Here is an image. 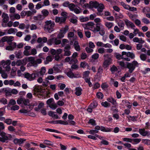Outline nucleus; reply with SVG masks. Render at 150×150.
I'll list each match as a JSON object with an SVG mask.
<instances>
[{"mask_svg":"<svg viewBox=\"0 0 150 150\" xmlns=\"http://www.w3.org/2000/svg\"><path fill=\"white\" fill-rule=\"evenodd\" d=\"M86 6L88 7L89 8L91 9L93 8H97L98 11L97 14L98 16H102L103 13H102L104 8V6L102 4H99L96 1H91L89 4L87 3L85 4Z\"/></svg>","mask_w":150,"mask_h":150,"instance_id":"f257e3e1","label":"nucleus"},{"mask_svg":"<svg viewBox=\"0 0 150 150\" xmlns=\"http://www.w3.org/2000/svg\"><path fill=\"white\" fill-rule=\"evenodd\" d=\"M55 25V24L54 21L51 20L47 21L45 22L43 29L46 32L50 33L54 30Z\"/></svg>","mask_w":150,"mask_h":150,"instance_id":"f03ea898","label":"nucleus"},{"mask_svg":"<svg viewBox=\"0 0 150 150\" xmlns=\"http://www.w3.org/2000/svg\"><path fill=\"white\" fill-rule=\"evenodd\" d=\"M28 62L30 63L28 64L30 66H33L35 67H37L38 64L42 62V60L41 59L38 58L35 59L34 57H27Z\"/></svg>","mask_w":150,"mask_h":150,"instance_id":"7ed1b4c3","label":"nucleus"},{"mask_svg":"<svg viewBox=\"0 0 150 150\" xmlns=\"http://www.w3.org/2000/svg\"><path fill=\"white\" fill-rule=\"evenodd\" d=\"M126 68L129 69V72L132 73L136 67L139 66V64L136 61H133L132 63L126 62Z\"/></svg>","mask_w":150,"mask_h":150,"instance_id":"20e7f679","label":"nucleus"},{"mask_svg":"<svg viewBox=\"0 0 150 150\" xmlns=\"http://www.w3.org/2000/svg\"><path fill=\"white\" fill-rule=\"evenodd\" d=\"M92 30L94 33L99 31V34L101 36L103 35L105 33V28L101 23H99V25H97L96 28H94Z\"/></svg>","mask_w":150,"mask_h":150,"instance_id":"39448f33","label":"nucleus"},{"mask_svg":"<svg viewBox=\"0 0 150 150\" xmlns=\"http://www.w3.org/2000/svg\"><path fill=\"white\" fill-rule=\"evenodd\" d=\"M103 57L104 59L103 66V67L106 68L108 67L111 64L112 60L108 54H105L103 55Z\"/></svg>","mask_w":150,"mask_h":150,"instance_id":"423d86ee","label":"nucleus"},{"mask_svg":"<svg viewBox=\"0 0 150 150\" xmlns=\"http://www.w3.org/2000/svg\"><path fill=\"white\" fill-rule=\"evenodd\" d=\"M25 78L30 81L34 80L37 76H38V73H33L30 74L28 72H25L24 74Z\"/></svg>","mask_w":150,"mask_h":150,"instance_id":"0eeeda50","label":"nucleus"},{"mask_svg":"<svg viewBox=\"0 0 150 150\" xmlns=\"http://www.w3.org/2000/svg\"><path fill=\"white\" fill-rule=\"evenodd\" d=\"M0 141L3 142H5L6 141L11 138V135L5 133L4 132H0Z\"/></svg>","mask_w":150,"mask_h":150,"instance_id":"6e6552de","label":"nucleus"},{"mask_svg":"<svg viewBox=\"0 0 150 150\" xmlns=\"http://www.w3.org/2000/svg\"><path fill=\"white\" fill-rule=\"evenodd\" d=\"M68 29L69 28L67 26H66L62 28L60 30L59 33L57 35V38H63L64 37V35Z\"/></svg>","mask_w":150,"mask_h":150,"instance_id":"1a4fd4ad","label":"nucleus"},{"mask_svg":"<svg viewBox=\"0 0 150 150\" xmlns=\"http://www.w3.org/2000/svg\"><path fill=\"white\" fill-rule=\"evenodd\" d=\"M94 23L92 22H90L86 24H83L82 25L83 27L85 29H89L92 31V29L95 28L94 26Z\"/></svg>","mask_w":150,"mask_h":150,"instance_id":"9d476101","label":"nucleus"},{"mask_svg":"<svg viewBox=\"0 0 150 150\" xmlns=\"http://www.w3.org/2000/svg\"><path fill=\"white\" fill-rule=\"evenodd\" d=\"M69 8L70 11H74L76 14H79L81 12L80 10L76 8V6L73 4H70Z\"/></svg>","mask_w":150,"mask_h":150,"instance_id":"9b49d317","label":"nucleus"},{"mask_svg":"<svg viewBox=\"0 0 150 150\" xmlns=\"http://www.w3.org/2000/svg\"><path fill=\"white\" fill-rule=\"evenodd\" d=\"M123 20L126 25L128 28L134 29V28H135L136 26L134 23L128 19L125 18Z\"/></svg>","mask_w":150,"mask_h":150,"instance_id":"f8f14e48","label":"nucleus"},{"mask_svg":"<svg viewBox=\"0 0 150 150\" xmlns=\"http://www.w3.org/2000/svg\"><path fill=\"white\" fill-rule=\"evenodd\" d=\"M139 133L143 136L149 137L150 136V131L146 130L144 128L139 129Z\"/></svg>","mask_w":150,"mask_h":150,"instance_id":"ddd939ff","label":"nucleus"},{"mask_svg":"<svg viewBox=\"0 0 150 150\" xmlns=\"http://www.w3.org/2000/svg\"><path fill=\"white\" fill-rule=\"evenodd\" d=\"M70 49L71 46L69 45H67L65 46L64 50V56H68L71 55V52L70 51Z\"/></svg>","mask_w":150,"mask_h":150,"instance_id":"4468645a","label":"nucleus"},{"mask_svg":"<svg viewBox=\"0 0 150 150\" xmlns=\"http://www.w3.org/2000/svg\"><path fill=\"white\" fill-rule=\"evenodd\" d=\"M26 139H17L15 138L13 140V142L16 144H18L20 145L23 144L24 141H25Z\"/></svg>","mask_w":150,"mask_h":150,"instance_id":"2eb2a0df","label":"nucleus"},{"mask_svg":"<svg viewBox=\"0 0 150 150\" xmlns=\"http://www.w3.org/2000/svg\"><path fill=\"white\" fill-rule=\"evenodd\" d=\"M107 100L109 102L111 103L114 106L116 107L117 105L116 100L112 97H110L107 98Z\"/></svg>","mask_w":150,"mask_h":150,"instance_id":"dca6fc26","label":"nucleus"},{"mask_svg":"<svg viewBox=\"0 0 150 150\" xmlns=\"http://www.w3.org/2000/svg\"><path fill=\"white\" fill-rule=\"evenodd\" d=\"M62 64H56L54 65L53 67L54 70V73H57L61 71L60 69L62 66Z\"/></svg>","mask_w":150,"mask_h":150,"instance_id":"f3484780","label":"nucleus"},{"mask_svg":"<svg viewBox=\"0 0 150 150\" xmlns=\"http://www.w3.org/2000/svg\"><path fill=\"white\" fill-rule=\"evenodd\" d=\"M2 22L4 23H7L9 20L8 15L5 13H3L2 15Z\"/></svg>","mask_w":150,"mask_h":150,"instance_id":"a211bd4d","label":"nucleus"},{"mask_svg":"<svg viewBox=\"0 0 150 150\" xmlns=\"http://www.w3.org/2000/svg\"><path fill=\"white\" fill-rule=\"evenodd\" d=\"M66 20L65 17H57L55 18V22L61 23H64Z\"/></svg>","mask_w":150,"mask_h":150,"instance_id":"6ab92c4d","label":"nucleus"},{"mask_svg":"<svg viewBox=\"0 0 150 150\" xmlns=\"http://www.w3.org/2000/svg\"><path fill=\"white\" fill-rule=\"evenodd\" d=\"M4 31H7V33L9 34H15L18 30L16 28H10L8 30H5Z\"/></svg>","mask_w":150,"mask_h":150,"instance_id":"aec40b11","label":"nucleus"},{"mask_svg":"<svg viewBox=\"0 0 150 150\" xmlns=\"http://www.w3.org/2000/svg\"><path fill=\"white\" fill-rule=\"evenodd\" d=\"M75 94L77 96L81 95L82 94V89L81 87H77L75 89Z\"/></svg>","mask_w":150,"mask_h":150,"instance_id":"412c9836","label":"nucleus"},{"mask_svg":"<svg viewBox=\"0 0 150 150\" xmlns=\"http://www.w3.org/2000/svg\"><path fill=\"white\" fill-rule=\"evenodd\" d=\"M133 41L135 42H138L140 44H143L145 42L144 41L142 40V38H138L137 37H135L133 39Z\"/></svg>","mask_w":150,"mask_h":150,"instance_id":"4be33fe9","label":"nucleus"},{"mask_svg":"<svg viewBox=\"0 0 150 150\" xmlns=\"http://www.w3.org/2000/svg\"><path fill=\"white\" fill-rule=\"evenodd\" d=\"M10 18L12 19H19L20 18V16L18 14H11L9 15Z\"/></svg>","mask_w":150,"mask_h":150,"instance_id":"5701e85b","label":"nucleus"},{"mask_svg":"<svg viewBox=\"0 0 150 150\" xmlns=\"http://www.w3.org/2000/svg\"><path fill=\"white\" fill-rule=\"evenodd\" d=\"M1 63L4 68L6 66H7L8 65H10L11 64V61L9 59H8L6 61L3 60L1 62Z\"/></svg>","mask_w":150,"mask_h":150,"instance_id":"b1692460","label":"nucleus"},{"mask_svg":"<svg viewBox=\"0 0 150 150\" xmlns=\"http://www.w3.org/2000/svg\"><path fill=\"white\" fill-rule=\"evenodd\" d=\"M55 112H53L52 111H50L48 113V115L54 118L55 119H59L60 118L58 116L57 114H55Z\"/></svg>","mask_w":150,"mask_h":150,"instance_id":"393cba45","label":"nucleus"},{"mask_svg":"<svg viewBox=\"0 0 150 150\" xmlns=\"http://www.w3.org/2000/svg\"><path fill=\"white\" fill-rule=\"evenodd\" d=\"M44 18L41 15H39L37 16H34L33 18L36 21H40L42 20Z\"/></svg>","mask_w":150,"mask_h":150,"instance_id":"a878e982","label":"nucleus"},{"mask_svg":"<svg viewBox=\"0 0 150 150\" xmlns=\"http://www.w3.org/2000/svg\"><path fill=\"white\" fill-rule=\"evenodd\" d=\"M104 24L105 26L108 29L111 28L114 25L113 23L109 22H105Z\"/></svg>","mask_w":150,"mask_h":150,"instance_id":"bb28decb","label":"nucleus"},{"mask_svg":"<svg viewBox=\"0 0 150 150\" xmlns=\"http://www.w3.org/2000/svg\"><path fill=\"white\" fill-rule=\"evenodd\" d=\"M74 48L76 51H80L81 50L80 46L78 41H75L74 43Z\"/></svg>","mask_w":150,"mask_h":150,"instance_id":"cd10ccee","label":"nucleus"},{"mask_svg":"<svg viewBox=\"0 0 150 150\" xmlns=\"http://www.w3.org/2000/svg\"><path fill=\"white\" fill-rule=\"evenodd\" d=\"M15 54L16 57L17 58L20 59L23 57L22 53L20 51H16L15 53Z\"/></svg>","mask_w":150,"mask_h":150,"instance_id":"c85d7f7f","label":"nucleus"},{"mask_svg":"<svg viewBox=\"0 0 150 150\" xmlns=\"http://www.w3.org/2000/svg\"><path fill=\"white\" fill-rule=\"evenodd\" d=\"M22 104H23L25 105H27L29 108H30V105L29 104V100L23 98Z\"/></svg>","mask_w":150,"mask_h":150,"instance_id":"c756f323","label":"nucleus"},{"mask_svg":"<svg viewBox=\"0 0 150 150\" xmlns=\"http://www.w3.org/2000/svg\"><path fill=\"white\" fill-rule=\"evenodd\" d=\"M53 59L52 57L51 56H47L46 58V60L44 62L45 64H47L50 62H51Z\"/></svg>","mask_w":150,"mask_h":150,"instance_id":"7c9ffc66","label":"nucleus"},{"mask_svg":"<svg viewBox=\"0 0 150 150\" xmlns=\"http://www.w3.org/2000/svg\"><path fill=\"white\" fill-rule=\"evenodd\" d=\"M30 110L29 108H27V109H23L19 110L20 112L25 114H28Z\"/></svg>","mask_w":150,"mask_h":150,"instance_id":"2f4dec72","label":"nucleus"},{"mask_svg":"<svg viewBox=\"0 0 150 150\" xmlns=\"http://www.w3.org/2000/svg\"><path fill=\"white\" fill-rule=\"evenodd\" d=\"M100 130L102 131L106 132H110L111 131V129L110 128H105L103 126L100 127Z\"/></svg>","mask_w":150,"mask_h":150,"instance_id":"473e14b6","label":"nucleus"},{"mask_svg":"<svg viewBox=\"0 0 150 150\" xmlns=\"http://www.w3.org/2000/svg\"><path fill=\"white\" fill-rule=\"evenodd\" d=\"M46 71V68L45 67H42L40 71L38 72V75L40 74L41 75H43L45 74Z\"/></svg>","mask_w":150,"mask_h":150,"instance_id":"72a5a7b5","label":"nucleus"},{"mask_svg":"<svg viewBox=\"0 0 150 150\" xmlns=\"http://www.w3.org/2000/svg\"><path fill=\"white\" fill-rule=\"evenodd\" d=\"M54 79V77L52 75H48L45 78V80L47 82H49V80H52Z\"/></svg>","mask_w":150,"mask_h":150,"instance_id":"f704fd0d","label":"nucleus"},{"mask_svg":"<svg viewBox=\"0 0 150 150\" xmlns=\"http://www.w3.org/2000/svg\"><path fill=\"white\" fill-rule=\"evenodd\" d=\"M90 73V72L89 71H87L83 72V78L88 77Z\"/></svg>","mask_w":150,"mask_h":150,"instance_id":"c9c22d12","label":"nucleus"},{"mask_svg":"<svg viewBox=\"0 0 150 150\" xmlns=\"http://www.w3.org/2000/svg\"><path fill=\"white\" fill-rule=\"evenodd\" d=\"M113 45L117 46L119 43V40L118 39H115L114 41H112L110 42Z\"/></svg>","mask_w":150,"mask_h":150,"instance_id":"e433bc0d","label":"nucleus"},{"mask_svg":"<svg viewBox=\"0 0 150 150\" xmlns=\"http://www.w3.org/2000/svg\"><path fill=\"white\" fill-rule=\"evenodd\" d=\"M1 103L4 105L6 104L7 103V100L4 98H0V103Z\"/></svg>","mask_w":150,"mask_h":150,"instance_id":"4c0bfd02","label":"nucleus"},{"mask_svg":"<svg viewBox=\"0 0 150 150\" xmlns=\"http://www.w3.org/2000/svg\"><path fill=\"white\" fill-rule=\"evenodd\" d=\"M94 22L96 23V26L97 25H99V23H101L102 21L99 18H95L94 20Z\"/></svg>","mask_w":150,"mask_h":150,"instance_id":"58836bf2","label":"nucleus"},{"mask_svg":"<svg viewBox=\"0 0 150 150\" xmlns=\"http://www.w3.org/2000/svg\"><path fill=\"white\" fill-rule=\"evenodd\" d=\"M117 23L120 28L122 29L124 28V26H125V24L122 21H121L120 22H118Z\"/></svg>","mask_w":150,"mask_h":150,"instance_id":"ea45409f","label":"nucleus"},{"mask_svg":"<svg viewBox=\"0 0 150 150\" xmlns=\"http://www.w3.org/2000/svg\"><path fill=\"white\" fill-rule=\"evenodd\" d=\"M78 62L77 59L75 58H72L71 59L69 64H74Z\"/></svg>","mask_w":150,"mask_h":150,"instance_id":"a19ab883","label":"nucleus"},{"mask_svg":"<svg viewBox=\"0 0 150 150\" xmlns=\"http://www.w3.org/2000/svg\"><path fill=\"white\" fill-rule=\"evenodd\" d=\"M146 54H142L140 56L141 59L143 61H145L146 60Z\"/></svg>","mask_w":150,"mask_h":150,"instance_id":"79ce46f5","label":"nucleus"},{"mask_svg":"<svg viewBox=\"0 0 150 150\" xmlns=\"http://www.w3.org/2000/svg\"><path fill=\"white\" fill-rule=\"evenodd\" d=\"M41 12L43 15L45 17L47 16L49 14L48 11L46 9L43 10Z\"/></svg>","mask_w":150,"mask_h":150,"instance_id":"37998d69","label":"nucleus"},{"mask_svg":"<svg viewBox=\"0 0 150 150\" xmlns=\"http://www.w3.org/2000/svg\"><path fill=\"white\" fill-rule=\"evenodd\" d=\"M138 16V15L137 14L131 15L129 16V17L131 19L134 21L137 19L136 18Z\"/></svg>","mask_w":150,"mask_h":150,"instance_id":"c03bdc74","label":"nucleus"},{"mask_svg":"<svg viewBox=\"0 0 150 150\" xmlns=\"http://www.w3.org/2000/svg\"><path fill=\"white\" fill-rule=\"evenodd\" d=\"M135 24L137 26L139 27L141 26V21L139 19H137L134 21Z\"/></svg>","mask_w":150,"mask_h":150,"instance_id":"a18cd8bd","label":"nucleus"},{"mask_svg":"<svg viewBox=\"0 0 150 150\" xmlns=\"http://www.w3.org/2000/svg\"><path fill=\"white\" fill-rule=\"evenodd\" d=\"M68 42V40L66 39H63L61 42V45L62 47L64 46Z\"/></svg>","mask_w":150,"mask_h":150,"instance_id":"49530a36","label":"nucleus"},{"mask_svg":"<svg viewBox=\"0 0 150 150\" xmlns=\"http://www.w3.org/2000/svg\"><path fill=\"white\" fill-rule=\"evenodd\" d=\"M76 33L78 35L80 38H83V35L82 32V31L81 30H78L77 31Z\"/></svg>","mask_w":150,"mask_h":150,"instance_id":"de8ad7c7","label":"nucleus"},{"mask_svg":"<svg viewBox=\"0 0 150 150\" xmlns=\"http://www.w3.org/2000/svg\"><path fill=\"white\" fill-rule=\"evenodd\" d=\"M49 107L52 110H55L57 107V105L56 103H53L50 105Z\"/></svg>","mask_w":150,"mask_h":150,"instance_id":"09e8293b","label":"nucleus"},{"mask_svg":"<svg viewBox=\"0 0 150 150\" xmlns=\"http://www.w3.org/2000/svg\"><path fill=\"white\" fill-rule=\"evenodd\" d=\"M54 39H55V38H53L52 39L48 40L47 41L48 44L49 45H51L54 43L55 40H54Z\"/></svg>","mask_w":150,"mask_h":150,"instance_id":"8fccbe9b","label":"nucleus"},{"mask_svg":"<svg viewBox=\"0 0 150 150\" xmlns=\"http://www.w3.org/2000/svg\"><path fill=\"white\" fill-rule=\"evenodd\" d=\"M98 104L97 102L95 101L90 104L89 105V107L93 108H95L97 106Z\"/></svg>","mask_w":150,"mask_h":150,"instance_id":"3c124183","label":"nucleus"},{"mask_svg":"<svg viewBox=\"0 0 150 150\" xmlns=\"http://www.w3.org/2000/svg\"><path fill=\"white\" fill-rule=\"evenodd\" d=\"M87 66H88V65L87 63L86 62H81L80 64V67H81L85 68Z\"/></svg>","mask_w":150,"mask_h":150,"instance_id":"603ef678","label":"nucleus"},{"mask_svg":"<svg viewBox=\"0 0 150 150\" xmlns=\"http://www.w3.org/2000/svg\"><path fill=\"white\" fill-rule=\"evenodd\" d=\"M70 21L73 23H75L77 22V17L75 16L70 18Z\"/></svg>","mask_w":150,"mask_h":150,"instance_id":"864d4df0","label":"nucleus"},{"mask_svg":"<svg viewBox=\"0 0 150 150\" xmlns=\"http://www.w3.org/2000/svg\"><path fill=\"white\" fill-rule=\"evenodd\" d=\"M110 70L112 73L113 74L117 71V69L115 66L113 65L112 67L111 68Z\"/></svg>","mask_w":150,"mask_h":150,"instance_id":"5fc2aeb1","label":"nucleus"},{"mask_svg":"<svg viewBox=\"0 0 150 150\" xmlns=\"http://www.w3.org/2000/svg\"><path fill=\"white\" fill-rule=\"evenodd\" d=\"M143 143L147 145H150V140L148 139H143L142 140Z\"/></svg>","mask_w":150,"mask_h":150,"instance_id":"6e6d98bb","label":"nucleus"},{"mask_svg":"<svg viewBox=\"0 0 150 150\" xmlns=\"http://www.w3.org/2000/svg\"><path fill=\"white\" fill-rule=\"evenodd\" d=\"M129 150H144V148L142 145H140L137 148V150L133 148H129Z\"/></svg>","mask_w":150,"mask_h":150,"instance_id":"4d7b16f0","label":"nucleus"},{"mask_svg":"<svg viewBox=\"0 0 150 150\" xmlns=\"http://www.w3.org/2000/svg\"><path fill=\"white\" fill-rule=\"evenodd\" d=\"M9 91L10 93L13 94H16L18 92V90L15 89H10Z\"/></svg>","mask_w":150,"mask_h":150,"instance_id":"13d9d810","label":"nucleus"},{"mask_svg":"<svg viewBox=\"0 0 150 150\" xmlns=\"http://www.w3.org/2000/svg\"><path fill=\"white\" fill-rule=\"evenodd\" d=\"M67 76L70 78H73L74 73L71 71H70L67 72Z\"/></svg>","mask_w":150,"mask_h":150,"instance_id":"bf43d9fd","label":"nucleus"},{"mask_svg":"<svg viewBox=\"0 0 150 150\" xmlns=\"http://www.w3.org/2000/svg\"><path fill=\"white\" fill-rule=\"evenodd\" d=\"M101 104L103 106L105 107H107L110 105V104L107 101L103 102L101 103Z\"/></svg>","mask_w":150,"mask_h":150,"instance_id":"052dcab7","label":"nucleus"},{"mask_svg":"<svg viewBox=\"0 0 150 150\" xmlns=\"http://www.w3.org/2000/svg\"><path fill=\"white\" fill-rule=\"evenodd\" d=\"M127 57H129L131 59H133L135 58V55L132 52H128L127 53Z\"/></svg>","mask_w":150,"mask_h":150,"instance_id":"680f3d73","label":"nucleus"},{"mask_svg":"<svg viewBox=\"0 0 150 150\" xmlns=\"http://www.w3.org/2000/svg\"><path fill=\"white\" fill-rule=\"evenodd\" d=\"M59 124L64 125H67L68 124V122L66 120H59Z\"/></svg>","mask_w":150,"mask_h":150,"instance_id":"e2e57ef3","label":"nucleus"},{"mask_svg":"<svg viewBox=\"0 0 150 150\" xmlns=\"http://www.w3.org/2000/svg\"><path fill=\"white\" fill-rule=\"evenodd\" d=\"M132 141L134 142V144H138L141 141V139L136 138L132 140Z\"/></svg>","mask_w":150,"mask_h":150,"instance_id":"0e129e2a","label":"nucleus"},{"mask_svg":"<svg viewBox=\"0 0 150 150\" xmlns=\"http://www.w3.org/2000/svg\"><path fill=\"white\" fill-rule=\"evenodd\" d=\"M16 103V101L15 100L11 99L9 101L8 105H14Z\"/></svg>","mask_w":150,"mask_h":150,"instance_id":"69168bd1","label":"nucleus"},{"mask_svg":"<svg viewBox=\"0 0 150 150\" xmlns=\"http://www.w3.org/2000/svg\"><path fill=\"white\" fill-rule=\"evenodd\" d=\"M142 22L145 24H148L150 23L149 21L147 18H144L142 19Z\"/></svg>","mask_w":150,"mask_h":150,"instance_id":"338daca9","label":"nucleus"},{"mask_svg":"<svg viewBox=\"0 0 150 150\" xmlns=\"http://www.w3.org/2000/svg\"><path fill=\"white\" fill-rule=\"evenodd\" d=\"M121 5L124 8L128 10V9H129V5L126 4L123 2H121Z\"/></svg>","mask_w":150,"mask_h":150,"instance_id":"774afa93","label":"nucleus"}]
</instances>
